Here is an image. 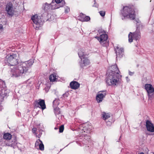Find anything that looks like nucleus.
Masks as SVG:
<instances>
[{"instance_id": "31", "label": "nucleus", "mask_w": 154, "mask_h": 154, "mask_svg": "<svg viewBox=\"0 0 154 154\" xmlns=\"http://www.w3.org/2000/svg\"><path fill=\"white\" fill-rule=\"evenodd\" d=\"M90 138L91 137L90 136L86 135L84 136V139H85L87 141H88Z\"/></svg>"}, {"instance_id": "4", "label": "nucleus", "mask_w": 154, "mask_h": 154, "mask_svg": "<svg viewBox=\"0 0 154 154\" xmlns=\"http://www.w3.org/2000/svg\"><path fill=\"white\" fill-rule=\"evenodd\" d=\"M134 21L136 23L137 29L134 32H130L128 35V41L130 43L133 42V38L137 41L139 40L141 37L140 29L142 28V25L140 21L138 19L135 20Z\"/></svg>"}, {"instance_id": "9", "label": "nucleus", "mask_w": 154, "mask_h": 154, "mask_svg": "<svg viewBox=\"0 0 154 154\" xmlns=\"http://www.w3.org/2000/svg\"><path fill=\"white\" fill-rule=\"evenodd\" d=\"M81 60L79 62L80 66L81 68H83L87 66L90 64V61L87 58L83 57L81 58Z\"/></svg>"}, {"instance_id": "8", "label": "nucleus", "mask_w": 154, "mask_h": 154, "mask_svg": "<svg viewBox=\"0 0 154 154\" xmlns=\"http://www.w3.org/2000/svg\"><path fill=\"white\" fill-rule=\"evenodd\" d=\"M106 90L100 91L98 92L96 96V100L98 103L101 102L106 95Z\"/></svg>"}, {"instance_id": "25", "label": "nucleus", "mask_w": 154, "mask_h": 154, "mask_svg": "<svg viewBox=\"0 0 154 154\" xmlns=\"http://www.w3.org/2000/svg\"><path fill=\"white\" fill-rule=\"evenodd\" d=\"M78 54L79 57L81 59L83 57H85V55L84 52L82 51L81 50H79L78 52Z\"/></svg>"}, {"instance_id": "37", "label": "nucleus", "mask_w": 154, "mask_h": 154, "mask_svg": "<svg viewBox=\"0 0 154 154\" xmlns=\"http://www.w3.org/2000/svg\"><path fill=\"white\" fill-rule=\"evenodd\" d=\"M106 125L108 126H110L112 124V121H106Z\"/></svg>"}, {"instance_id": "41", "label": "nucleus", "mask_w": 154, "mask_h": 154, "mask_svg": "<svg viewBox=\"0 0 154 154\" xmlns=\"http://www.w3.org/2000/svg\"><path fill=\"white\" fill-rule=\"evenodd\" d=\"M134 73L135 72H131L129 70H128V74L130 76L133 75L134 74Z\"/></svg>"}, {"instance_id": "10", "label": "nucleus", "mask_w": 154, "mask_h": 154, "mask_svg": "<svg viewBox=\"0 0 154 154\" xmlns=\"http://www.w3.org/2000/svg\"><path fill=\"white\" fill-rule=\"evenodd\" d=\"M101 32H104V34L101 35L99 37L96 36L95 38H97L101 43L106 41L108 39V35L106 34V32L104 30H103Z\"/></svg>"}, {"instance_id": "32", "label": "nucleus", "mask_w": 154, "mask_h": 154, "mask_svg": "<svg viewBox=\"0 0 154 154\" xmlns=\"http://www.w3.org/2000/svg\"><path fill=\"white\" fill-rule=\"evenodd\" d=\"M100 14L102 17H104L105 14V12L103 11H100L99 12Z\"/></svg>"}, {"instance_id": "30", "label": "nucleus", "mask_w": 154, "mask_h": 154, "mask_svg": "<svg viewBox=\"0 0 154 154\" xmlns=\"http://www.w3.org/2000/svg\"><path fill=\"white\" fill-rule=\"evenodd\" d=\"M4 84H5L4 82L0 79V89L3 88V85Z\"/></svg>"}, {"instance_id": "34", "label": "nucleus", "mask_w": 154, "mask_h": 154, "mask_svg": "<svg viewBox=\"0 0 154 154\" xmlns=\"http://www.w3.org/2000/svg\"><path fill=\"white\" fill-rule=\"evenodd\" d=\"M12 140L14 141L15 142H17V138H16V137L15 136V135L14 136H12V137L11 138Z\"/></svg>"}, {"instance_id": "15", "label": "nucleus", "mask_w": 154, "mask_h": 154, "mask_svg": "<svg viewBox=\"0 0 154 154\" xmlns=\"http://www.w3.org/2000/svg\"><path fill=\"white\" fill-rule=\"evenodd\" d=\"M80 85V84L76 81L71 82L69 85L71 88L73 89L78 88L79 87Z\"/></svg>"}, {"instance_id": "42", "label": "nucleus", "mask_w": 154, "mask_h": 154, "mask_svg": "<svg viewBox=\"0 0 154 154\" xmlns=\"http://www.w3.org/2000/svg\"><path fill=\"white\" fill-rule=\"evenodd\" d=\"M3 26L2 24H0V29H2Z\"/></svg>"}, {"instance_id": "20", "label": "nucleus", "mask_w": 154, "mask_h": 154, "mask_svg": "<svg viewBox=\"0 0 154 154\" xmlns=\"http://www.w3.org/2000/svg\"><path fill=\"white\" fill-rule=\"evenodd\" d=\"M60 100L59 99L55 98L53 102V108L57 107L60 103Z\"/></svg>"}, {"instance_id": "44", "label": "nucleus", "mask_w": 154, "mask_h": 154, "mask_svg": "<svg viewBox=\"0 0 154 154\" xmlns=\"http://www.w3.org/2000/svg\"><path fill=\"white\" fill-rule=\"evenodd\" d=\"M20 113H18V116H20Z\"/></svg>"}, {"instance_id": "17", "label": "nucleus", "mask_w": 154, "mask_h": 154, "mask_svg": "<svg viewBox=\"0 0 154 154\" xmlns=\"http://www.w3.org/2000/svg\"><path fill=\"white\" fill-rule=\"evenodd\" d=\"M88 125L86 126L85 124H83L80 126V129L82 131H83L84 132L88 133L90 132V131H91V129L89 128H88Z\"/></svg>"}, {"instance_id": "2", "label": "nucleus", "mask_w": 154, "mask_h": 154, "mask_svg": "<svg viewBox=\"0 0 154 154\" xmlns=\"http://www.w3.org/2000/svg\"><path fill=\"white\" fill-rule=\"evenodd\" d=\"M108 72L107 75L105 79L107 85L115 87L122 85V76L119 74V71L116 64L111 66Z\"/></svg>"}, {"instance_id": "19", "label": "nucleus", "mask_w": 154, "mask_h": 154, "mask_svg": "<svg viewBox=\"0 0 154 154\" xmlns=\"http://www.w3.org/2000/svg\"><path fill=\"white\" fill-rule=\"evenodd\" d=\"M3 138L6 140H10L12 137V135L9 133H5L3 135Z\"/></svg>"}, {"instance_id": "39", "label": "nucleus", "mask_w": 154, "mask_h": 154, "mask_svg": "<svg viewBox=\"0 0 154 154\" xmlns=\"http://www.w3.org/2000/svg\"><path fill=\"white\" fill-rule=\"evenodd\" d=\"M37 130V129L36 128H33L32 129V132L33 133H35V134L37 133H36V131Z\"/></svg>"}, {"instance_id": "28", "label": "nucleus", "mask_w": 154, "mask_h": 154, "mask_svg": "<svg viewBox=\"0 0 154 154\" xmlns=\"http://www.w3.org/2000/svg\"><path fill=\"white\" fill-rule=\"evenodd\" d=\"M148 99L151 100L154 97L153 93H152L148 94Z\"/></svg>"}, {"instance_id": "48", "label": "nucleus", "mask_w": 154, "mask_h": 154, "mask_svg": "<svg viewBox=\"0 0 154 154\" xmlns=\"http://www.w3.org/2000/svg\"><path fill=\"white\" fill-rule=\"evenodd\" d=\"M153 154H154V153H153Z\"/></svg>"}, {"instance_id": "23", "label": "nucleus", "mask_w": 154, "mask_h": 154, "mask_svg": "<svg viewBox=\"0 0 154 154\" xmlns=\"http://www.w3.org/2000/svg\"><path fill=\"white\" fill-rule=\"evenodd\" d=\"M54 108V112L56 116L61 113L60 109L59 107H56Z\"/></svg>"}, {"instance_id": "40", "label": "nucleus", "mask_w": 154, "mask_h": 154, "mask_svg": "<svg viewBox=\"0 0 154 154\" xmlns=\"http://www.w3.org/2000/svg\"><path fill=\"white\" fill-rule=\"evenodd\" d=\"M70 11V9L69 8L67 7L65 10V12L66 13H68Z\"/></svg>"}, {"instance_id": "11", "label": "nucleus", "mask_w": 154, "mask_h": 154, "mask_svg": "<svg viewBox=\"0 0 154 154\" xmlns=\"http://www.w3.org/2000/svg\"><path fill=\"white\" fill-rule=\"evenodd\" d=\"M5 9L7 13L10 16L12 17L13 15L14 11L13 9V5L11 4H7Z\"/></svg>"}, {"instance_id": "38", "label": "nucleus", "mask_w": 154, "mask_h": 154, "mask_svg": "<svg viewBox=\"0 0 154 154\" xmlns=\"http://www.w3.org/2000/svg\"><path fill=\"white\" fill-rule=\"evenodd\" d=\"M94 5H93V7L98 8L99 5L96 3V0H94Z\"/></svg>"}, {"instance_id": "14", "label": "nucleus", "mask_w": 154, "mask_h": 154, "mask_svg": "<svg viewBox=\"0 0 154 154\" xmlns=\"http://www.w3.org/2000/svg\"><path fill=\"white\" fill-rule=\"evenodd\" d=\"M145 88L148 94L152 93L154 92V88L150 84H146L145 85Z\"/></svg>"}, {"instance_id": "7", "label": "nucleus", "mask_w": 154, "mask_h": 154, "mask_svg": "<svg viewBox=\"0 0 154 154\" xmlns=\"http://www.w3.org/2000/svg\"><path fill=\"white\" fill-rule=\"evenodd\" d=\"M35 24L38 26H39L43 24L44 20L41 18L40 16H38L37 14L32 16L31 18Z\"/></svg>"}, {"instance_id": "26", "label": "nucleus", "mask_w": 154, "mask_h": 154, "mask_svg": "<svg viewBox=\"0 0 154 154\" xmlns=\"http://www.w3.org/2000/svg\"><path fill=\"white\" fill-rule=\"evenodd\" d=\"M38 140L40 142L39 146V149L41 151L44 150V145L42 141L40 139H38Z\"/></svg>"}, {"instance_id": "13", "label": "nucleus", "mask_w": 154, "mask_h": 154, "mask_svg": "<svg viewBox=\"0 0 154 154\" xmlns=\"http://www.w3.org/2000/svg\"><path fill=\"white\" fill-rule=\"evenodd\" d=\"M117 50L115 49V51L116 53V58L117 57H119V58H121L123 57V55L124 54V49L123 48H119L118 47L116 48Z\"/></svg>"}, {"instance_id": "1", "label": "nucleus", "mask_w": 154, "mask_h": 154, "mask_svg": "<svg viewBox=\"0 0 154 154\" xmlns=\"http://www.w3.org/2000/svg\"><path fill=\"white\" fill-rule=\"evenodd\" d=\"M16 58V54H12L8 57L5 62L6 65L10 66L18 64L11 69L10 74L11 77H23L29 72V70L34 63V61L32 59H30L25 62L18 63V60Z\"/></svg>"}, {"instance_id": "46", "label": "nucleus", "mask_w": 154, "mask_h": 154, "mask_svg": "<svg viewBox=\"0 0 154 154\" xmlns=\"http://www.w3.org/2000/svg\"><path fill=\"white\" fill-rule=\"evenodd\" d=\"M139 66V65H137V67H138V66Z\"/></svg>"}, {"instance_id": "5", "label": "nucleus", "mask_w": 154, "mask_h": 154, "mask_svg": "<svg viewBox=\"0 0 154 154\" xmlns=\"http://www.w3.org/2000/svg\"><path fill=\"white\" fill-rule=\"evenodd\" d=\"M65 4V2L63 0H53L50 5L51 10H53L63 7Z\"/></svg>"}, {"instance_id": "27", "label": "nucleus", "mask_w": 154, "mask_h": 154, "mask_svg": "<svg viewBox=\"0 0 154 154\" xmlns=\"http://www.w3.org/2000/svg\"><path fill=\"white\" fill-rule=\"evenodd\" d=\"M17 144V142H15L14 141L12 140L10 142L9 145L11 146L14 148L15 147Z\"/></svg>"}, {"instance_id": "43", "label": "nucleus", "mask_w": 154, "mask_h": 154, "mask_svg": "<svg viewBox=\"0 0 154 154\" xmlns=\"http://www.w3.org/2000/svg\"><path fill=\"white\" fill-rule=\"evenodd\" d=\"M58 128H57V127H55L54 128V129H55V130H57V129H58Z\"/></svg>"}, {"instance_id": "45", "label": "nucleus", "mask_w": 154, "mask_h": 154, "mask_svg": "<svg viewBox=\"0 0 154 154\" xmlns=\"http://www.w3.org/2000/svg\"><path fill=\"white\" fill-rule=\"evenodd\" d=\"M126 79L128 80V77H126Z\"/></svg>"}, {"instance_id": "6", "label": "nucleus", "mask_w": 154, "mask_h": 154, "mask_svg": "<svg viewBox=\"0 0 154 154\" xmlns=\"http://www.w3.org/2000/svg\"><path fill=\"white\" fill-rule=\"evenodd\" d=\"M34 106L35 108H39L42 109V110H43L46 108V106L45 100L41 99H39L38 100H36L35 101Z\"/></svg>"}, {"instance_id": "16", "label": "nucleus", "mask_w": 154, "mask_h": 154, "mask_svg": "<svg viewBox=\"0 0 154 154\" xmlns=\"http://www.w3.org/2000/svg\"><path fill=\"white\" fill-rule=\"evenodd\" d=\"M8 92L3 88L0 89V98H4L8 95Z\"/></svg>"}, {"instance_id": "29", "label": "nucleus", "mask_w": 154, "mask_h": 154, "mask_svg": "<svg viewBox=\"0 0 154 154\" xmlns=\"http://www.w3.org/2000/svg\"><path fill=\"white\" fill-rule=\"evenodd\" d=\"M64 129V125H62L59 128V132L60 133H62L63 132Z\"/></svg>"}, {"instance_id": "36", "label": "nucleus", "mask_w": 154, "mask_h": 154, "mask_svg": "<svg viewBox=\"0 0 154 154\" xmlns=\"http://www.w3.org/2000/svg\"><path fill=\"white\" fill-rule=\"evenodd\" d=\"M40 142L38 140H37L36 142H35V147L36 148V146H39L40 143L39 142Z\"/></svg>"}, {"instance_id": "35", "label": "nucleus", "mask_w": 154, "mask_h": 154, "mask_svg": "<svg viewBox=\"0 0 154 154\" xmlns=\"http://www.w3.org/2000/svg\"><path fill=\"white\" fill-rule=\"evenodd\" d=\"M69 95V94L68 92H66V93H65L64 94H63V97H67Z\"/></svg>"}, {"instance_id": "33", "label": "nucleus", "mask_w": 154, "mask_h": 154, "mask_svg": "<svg viewBox=\"0 0 154 154\" xmlns=\"http://www.w3.org/2000/svg\"><path fill=\"white\" fill-rule=\"evenodd\" d=\"M39 131L40 132H39V133L37 135V133L36 134H35V135H36V137H38V138H40L41 136V135H42V131Z\"/></svg>"}, {"instance_id": "22", "label": "nucleus", "mask_w": 154, "mask_h": 154, "mask_svg": "<svg viewBox=\"0 0 154 154\" xmlns=\"http://www.w3.org/2000/svg\"><path fill=\"white\" fill-rule=\"evenodd\" d=\"M57 79L56 75L55 74H51L49 77V80L51 82H53L56 81Z\"/></svg>"}, {"instance_id": "21", "label": "nucleus", "mask_w": 154, "mask_h": 154, "mask_svg": "<svg viewBox=\"0 0 154 154\" xmlns=\"http://www.w3.org/2000/svg\"><path fill=\"white\" fill-rule=\"evenodd\" d=\"M80 16L83 19V21H88L90 20V18L89 16H85L82 13L81 14Z\"/></svg>"}, {"instance_id": "3", "label": "nucleus", "mask_w": 154, "mask_h": 154, "mask_svg": "<svg viewBox=\"0 0 154 154\" xmlns=\"http://www.w3.org/2000/svg\"><path fill=\"white\" fill-rule=\"evenodd\" d=\"M121 11L120 15L123 17L122 18V20L126 18L132 20L135 19L136 15L134 10L131 6H124Z\"/></svg>"}, {"instance_id": "47", "label": "nucleus", "mask_w": 154, "mask_h": 154, "mask_svg": "<svg viewBox=\"0 0 154 154\" xmlns=\"http://www.w3.org/2000/svg\"><path fill=\"white\" fill-rule=\"evenodd\" d=\"M152 31H153L152 32H154V29H153L152 30Z\"/></svg>"}, {"instance_id": "24", "label": "nucleus", "mask_w": 154, "mask_h": 154, "mask_svg": "<svg viewBox=\"0 0 154 154\" xmlns=\"http://www.w3.org/2000/svg\"><path fill=\"white\" fill-rule=\"evenodd\" d=\"M102 117L104 120H106L110 117L108 113H106L105 112H103L102 114Z\"/></svg>"}, {"instance_id": "18", "label": "nucleus", "mask_w": 154, "mask_h": 154, "mask_svg": "<svg viewBox=\"0 0 154 154\" xmlns=\"http://www.w3.org/2000/svg\"><path fill=\"white\" fill-rule=\"evenodd\" d=\"M42 9L45 11L47 12H48L49 11L51 10L50 4L46 2L44 4H43L42 5Z\"/></svg>"}, {"instance_id": "12", "label": "nucleus", "mask_w": 154, "mask_h": 154, "mask_svg": "<svg viewBox=\"0 0 154 154\" xmlns=\"http://www.w3.org/2000/svg\"><path fill=\"white\" fill-rule=\"evenodd\" d=\"M146 126L147 130L150 132H154V126L151 122L149 120L146 121Z\"/></svg>"}]
</instances>
